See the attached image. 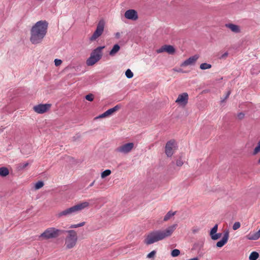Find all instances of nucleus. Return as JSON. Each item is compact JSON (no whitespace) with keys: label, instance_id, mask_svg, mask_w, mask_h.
Returning a JSON list of instances; mask_svg holds the SVG:
<instances>
[{"label":"nucleus","instance_id":"1","mask_svg":"<svg viewBox=\"0 0 260 260\" xmlns=\"http://www.w3.org/2000/svg\"><path fill=\"white\" fill-rule=\"evenodd\" d=\"M48 23L46 20L37 22L30 30V41L32 44L41 43L45 37L48 30Z\"/></svg>","mask_w":260,"mask_h":260},{"label":"nucleus","instance_id":"2","mask_svg":"<svg viewBox=\"0 0 260 260\" xmlns=\"http://www.w3.org/2000/svg\"><path fill=\"white\" fill-rule=\"evenodd\" d=\"M176 226L177 224H174L169 226L165 230L155 231L151 232L147 236L145 239V243L147 245H149L170 237L175 231Z\"/></svg>","mask_w":260,"mask_h":260},{"label":"nucleus","instance_id":"3","mask_svg":"<svg viewBox=\"0 0 260 260\" xmlns=\"http://www.w3.org/2000/svg\"><path fill=\"white\" fill-rule=\"evenodd\" d=\"M105 47V46L98 47L91 52L90 57L86 60V64L88 66L94 65L102 58V50Z\"/></svg>","mask_w":260,"mask_h":260},{"label":"nucleus","instance_id":"4","mask_svg":"<svg viewBox=\"0 0 260 260\" xmlns=\"http://www.w3.org/2000/svg\"><path fill=\"white\" fill-rule=\"evenodd\" d=\"M62 232L55 228H47L39 237L40 240H48L56 238L62 234Z\"/></svg>","mask_w":260,"mask_h":260},{"label":"nucleus","instance_id":"5","mask_svg":"<svg viewBox=\"0 0 260 260\" xmlns=\"http://www.w3.org/2000/svg\"><path fill=\"white\" fill-rule=\"evenodd\" d=\"M69 236L66 240V245L67 248L70 249L73 248L76 244L77 241V234L73 230L68 232Z\"/></svg>","mask_w":260,"mask_h":260},{"label":"nucleus","instance_id":"6","mask_svg":"<svg viewBox=\"0 0 260 260\" xmlns=\"http://www.w3.org/2000/svg\"><path fill=\"white\" fill-rule=\"evenodd\" d=\"M105 27V22L103 20H101L98 25L96 30L93 32L92 36L90 37L91 41H94L100 37L103 34Z\"/></svg>","mask_w":260,"mask_h":260},{"label":"nucleus","instance_id":"7","mask_svg":"<svg viewBox=\"0 0 260 260\" xmlns=\"http://www.w3.org/2000/svg\"><path fill=\"white\" fill-rule=\"evenodd\" d=\"M176 144L173 140H170L166 144L165 153L168 157H171L174 153V150L176 149Z\"/></svg>","mask_w":260,"mask_h":260},{"label":"nucleus","instance_id":"8","mask_svg":"<svg viewBox=\"0 0 260 260\" xmlns=\"http://www.w3.org/2000/svg\"><path fill=\"white\" fill-rule=\"evenodd\" d=\"M51 105L49 104H39L33 107L34 110L37 113L43 114L48 111Z\"/></svg>","mask_w":260,"mask_h":260},{"label":"nucleus","instance_id":"9","mask_svg":"<svg viewBox=\"0 0 260 260\" xmlns=\"http://www.w3.org/2000/svg\"><path fill=\"white\" fill-rule=\"evenodd\" d=\"M188 100V94L186 92H184L178 95V98L176 100V103L180 105L184 106L187 104Z\"/></svg>","mask_w":260,"mask_h":260},{"label":"nucleus","instance_id":"10","mask_svg":"<svg viewBox=\"0 0 260 260\" xmlns=\"http://www.w3.org/2000/svg\"><path fill=\"white\" fill-rule=\"evenodd\" d=\"M134 147L133 143H128L124 144L117 148V151L120 152L127 153L131 151Z\"/></svg>","mask_w":260,"mask_h":260},{"label":"nucleus","instance_id":"11","mask_svg":"<svg viewBox=\"0 0 260 260\" xmlns=\"http://www.w3.org/2000/svg\"><path fill=\"white\" fill-rule=\"evenodd\" d=\"M124 16L128 19L136 20L138 18L137 12L133 9L127 10L124 14Z\"/></svg>","mask_w":260,"mask_h":260},{"label":"nucleus","instance_id":"12","mask_svg":"<svg viewBox=\"0 0 260 260\" xmlns=\"http://www.w3.org/2000/svg\"><path fill=\"white\" fill-rule=\"evenodd\" d=\"M119 109V107L118 105H116L114 107L109 109L108 110H107L106 112H105L102 114H101L99 115L98 117H96V118H102L106 117L108 116H109L110 115H112L114 112H116Z\"/></svg>","mask_w":260,"mask_h":260},{"label":"nucleus","instance_id":"13","mask_svg":"<svg viewBox=\"0 0 260 260\" xmlns=\"http://www.w3.org/2000/svg\"><path fill=\"white\" fill-rule=\"evenodd\" d=\"M167 52L169 54H173L175 52L174 48L171 45H164L157 50V53Z\"/></svg>","mask_w":260,"mask_h":260},{"label":"nucleus","instance_id":"14","mask_svg":"<svg viewBox=\"0 0 260 260\" xmlns=\"http://www.w3.org/2000/svg\"><path fill=\"white\" fill-rule=\"evenodd\" d=\"M199 58V55H195L189 57L188 59L185 60L182 63L181 66L182 67H186L189 65H191L194 64L197 59Z\"/></svg>","mask_w":260,"mask_h":260},{"label":"nucleus","instance_id":"15","mask_svg":"<svg viewBox=\"0 0 260 260\" xmlns=\"http://www.w3.org/2000/svg\"><path fill=\"white\" fill-rule=\"evenodd\" d=\"M229 237V235L228 232H225L224 234V236L222 237V239L217 242V243H216L217 247H221L223 245H224L228 242Z\"/></svg>","mask_w":260,"mask_h":260},{"label":"nucleus","instance_id":"16","mask_svg":"<svg viewBox=\"0 0 260 260\" xmlns=\"http://www.w3.org/2000/svg\"><path fill=\"white\" fill-rule=\"evenodd\" d=\"M71 215H74L81 210V204H78L68 208Z\"/></svg>","mask_w":260,"mask_h":260},{"label":"nucleus","instance_id":"17","mask_svg":"<svg viewBox=\"0 0 260 260\" xmlns=\"http://www.w3.org/2000/svg\"><path fill=\"white\" fill-rule=\"evenodd\" d=\"M260 237V235L257 232L255 233H250L247 236V238L249 240H256Z\"/></svg>","mask_w":260,"mask_h":260},{"label":"nucleus","instance_id":"18","mask_svg":"<svg viewBox=\"0 0 260 260\" xmlns=\"http://www.w3.org/2000/svg\"><path fill=\"white\" fill-rule=\"evenodd\" d=\"M225 25L227 27L229 28L232 31L234 32H240V29L238 25L233 24H227Z\"/></svg>","mask_w":260,"mask_h":260},{"label":"nucleus","instance_id":"19","mask_svg":"<svg viewBox=\"0 0 260 260\" xmlns=\"http://www.w3.org/2000/svg\"><path fill=\"white\" fill-rule=\"evenodd\" d=\"M56 215L58 217L60 218L63 216H68L71 215L70 213V211H69V209L68 208L62 211L58 212Z\"/></svg>","mask_w":260,"mask_h":260},{"label":"nucleus","instance_id":"20","mask_svg":"<svg viewBox=\"0 0 260 260\" xmlns=\"http://www.w3.org/2000/svg\"><path fill=\"white\" fill-rule=\"evenodd\" d=\"M119 49L120 46L118 44H115L110 51L109 54L111 56H113L119 50Z\"/></svg>","mask_w":260,"mask_h":260},{"label":"nucleus","instance_id":"21","mask_svg":"<svg viewBox=\"0 0 260 260\" xmlns=\"http://www.w3.org/2000/svg\"><path fill=\"white\" fill-rule=\"evenodd\" d=\"M9 173L8 169L6 167H2L0 168V176L5 177Z\"/></svg>","mask_w":260,"mask_h":260},{"label":"nucleus","instance_id":"22","mask_svg":"<svg viewBox=\"0 0 260 260\" xmlns=\"http://www.w3.org/2000/svg\"><path fill=\"white\" fill-rule=\"evenodd\" d=\"M259 257V254L255 251L251 253L249 258L250 260H256Z\"/></svg>","mask_w":260,"mask_h":260},{"label":"nucleus","instance_id":"23","mask_svg":"<svg viewBox=\"0 0 260 260\" xmlns=\"http://www.w3.org/2000/svg\"><path fill=\"white\" fill-rule=\"evenodd\" d=\"M29 165V163L26 162L25 163H20L18 165L17 169L19 170H22L25 169Z\"/></svg>","mask_w":260,"mask_h":260},{"label":"nucleus","instance_id":"24","mask_svg":"<svg viewBox=\"0 0 260 260\" xmlns=\"http://www.w3.org/2000/svg\"><path fill=\"white\" fill-rule=\"evenodd\" d=\"M175 212H172L171 211H169L164 217V220L165 221H167L169 220L172 216L175 215Z\"/></svg>","mask_w":260,"mask_h":260},{"label":"nucleus","instance_id":"25","mask_svg":"<svg viewBox=\"0 0 260 260\" xmlns=\"http://www.w3.org/2000/svg\"><path fill=\"white\" fill-rule=\"evenodd\" d=\"M211 68V65L207 63H203L200 65L202 70L208 69Z\"/></svg>","mask_w":260,"mask_h":260},{"label":"nucleus","instance_id":"26","mask_svg":"<svg viewBox=\"0 0 260 260\" xmlns=\"http://www.w3.org/2000/svg\"><path fill=\"white\" fill-rule=\"evenodd\" d=\"M111 172L110 170H106L104 171L101 174V177L102 178H104L110 175Z\"/></svg>","mask_w":260,"mask_h":260},{"label":"nucleus","instance_id":"27","mask_svg":"<svg viewBox=\"0 0 260 260\" xmlns=\"http://www.w3.org/2000/svg\"><path fill=\"white\" fill-rule=\"evenodd\" d=\"M180 254V251L178 249H175L173 250L171 252V255L173 257H176L178 256Z\"/></svg>","mask_w":260,"mask_h":260},{"label":"nucleus","instance_id":"28","mask_svg":"<svg viewBox=\"0 0 260 260\" xmlns=\"http://www.w3.org/2000/svg\"><path fill=\"white\" fill-rule=\"evenodd\" d=\"M44 183L42 181H38L35 184V189H39L44 186Z\"/></svg>","mask_w":260,"mask_h":260},{"label":"nucleus","instance_id":"29","mask_svg":"<svg viewBox=\"0 0 260 260\" xmlns=\"http://www.w3.org/2000/svg\"><path fill=\"white\" fill-rule=\"evenodd\" d=\"M125 75L128 78H131L133 77V73L129 69H127L125 72Z\"/></svg>","mask_w":260,"mask_h":260},{"label":"nucleus","instance_id":"30","mask_svg":"<svg viewBox=\"0 0 260 260\" xmlns=\"http://www.w3.org/2000/svg\"><path fill=\"white\" fill-rule=\"evenodd\" d=\"M218 225L215 224L210 231L211 236L215 234L217 231Z\"/></svg>","mask_w":260,"mask_h":260},{"label":"nucleus","instance_id":"31","mask_svg":"<svg viewBox=\"0 0 260 260\" xmlns=\"http://www.w3.org/2000/svg\"><path fill=\"white\" fill-rule=\"evenodd\" d=\"M85 99L87 101L91 102L93 100L94 95L91 93H89L85 96Z\"/></svg>","mask_w":260,"mask_h":260},{"label":"nucleus","instance_id":"32","mask_svg":"<svg viewBox=\"0 0 260 260\" xmlns=\"http://www.w3.org/2000/svg\"><path fill=\"white\" fill-rule=\"evenodd\" d=\"M221 236V234L220 233H217V234H214V235H213L212 236H211V238L213 239V240H217L218 239H219V238H220Z\"/></svg>","mask_w":260,"mask_h":260},{"label":"nucleus","instance_id":"33","mask_svg":"<svg viewBox=\"0 0 260 260\" xmlns=\"http://www.w3.org/2000/svg\"><path fill=\"white\" fill-rule=\"evenodd\" d=\"M240 223L239 222H236L234 223L233 226V229L234 230H236L240 228Z\"/></svg>","mask_w":260,"mask_h":260},{"label":"nucleus","instance_id":"34","mask_svg":"<svg viewBox=\"0 0 260 260\" xmlns=\"http://www.w3.org/2000/svg\"><path fill=\"white\" fill-rule=\"evenodd\" d=\"M55 65L56 67L60 66L62 63V60L59 59H55L54 60Z\"/></svg>","mask_w":260,"mask_h":260},{"label":"nucleus","instance_id":"35","mask_svg":"<svg viewBox=\"0 0 260 260\" xmlns=\"http://www.w3.org/2000/svg\"><path fill=\"white\" fill-rule=\"evenodd\" d=\"M156 251L153 250L150 252L147 256L148 258H153L155 255Z\"/></svg>","mask_w":260,"mask_h":260},{"label":"nucleus","instance_id":"36","mask_svg":"<svg viewBox=\"0 0 260 260\" xmlns=\"http://www.w3.org/2000/svg\"><path fill=\"white\" fill-rule=\"evenodd\" d=\"M183 162L181 160H178L176 162V164L178 166H181Z\"/></svg>","mask_w":260,"mask_h":260},{"label":"nucleus","instance_id":"37","mask_svg":"<svg viewBox=\"0 0 260 260\" xmlns=\"http://www.w3.org/2000/svg\"><path fill=\"white\" fill-rule=\"evenodd\" d=\"M81 226V223H78L77 225H76V224L72 225H71L70 227L71 228H76V227H79V226Z\"/></svg>","mask_w":260,"mask_h":260},{"label":"nucleus","instance_id":"38","mask_svg":"<svg viewBox=\"0 0 260 260\" xmlns=\"http://www.w3.org/2000/svg\"><path fill=\"white\" fill-rule=\"evenodd\" d=\"M244 114L242 113H240L238 115V117L239 118V119H242L243 117H244Z\"/></svg>","mask_w":260,"mask_h":260},{"label":"nucleus","instance_id":"39","mask_svg":"<svg viewBox=\"0 0 260 260\" xmlns=\"http://www.w3.org/2000/svg\"><path fill=\"white\" fill-rule=\"evenodd\" d=\"M88 206V203L87 202L82 203V209Z\"/></svg>","mask_w":260,"mask_h":260},{"label":"nucleus","instance_id":"40","mask_svg":"<svg viewBox=\"0 0 260 260\" xmlns=\"http://www.w3.org/2000/svg\"><path fill=\"white\" fill-rule=\"evenodd\" d=\"M228 55V52H225L224 53L221 57V58H225L226 57H227Z\"/></svg>","mask_w":260,"mask_h":260},{"label":"nucleus","instance_id":"41","mask_svg":"<svg viewBox=\"0 0 260 260\" xmlns=\"http://www.w3.org/2000/svg\"><path fill=\"white\" fill-rule=\"evenodd\" d=\"M231 94V91H229L228 92H227V94H226V97L225 98V99H226L229 98V95H230Z\"/></svg>","mask_w":260,"mask_h":260},{"label":"nucleus","instance_id":"42","mask_svg":"<svg viewBox=\"0 0 260 260\" xmlns=\"http://www.w3.org/2000/svg\"><path fill=\"white\" fill-rule=\"evenodd\" d=\"M257 233L259 234V235H260V229L258 230V231H257Z\"/></svg>","mask_w":260,"mask_h":260},{"label":"nucleus","instance_id":"43","mask_svg":"<svg viewBox=\"0 0 260 260\" xmlns=\"http://www.w3.org/2000/svg\"><path fill=\"white\" fill-rule=\"evenodd\" d=\"M258 164H260V158L259 159V160H258Z\"/></svg>","mask_w":260,"mask_h":260},{"label":"nucleus","instance_id":"44","mask_svg":"<svg viewBox=\"0 0 260 260\" xmlns=\"http://www.w3.org/2000/svg\"><path fill=\"white\" fill-rule=\"evenodd\" d=\"M84 222H82V226H83V225H84Z\"/></svg>","mask_w":260,"mask_h":260}]
</instances>
